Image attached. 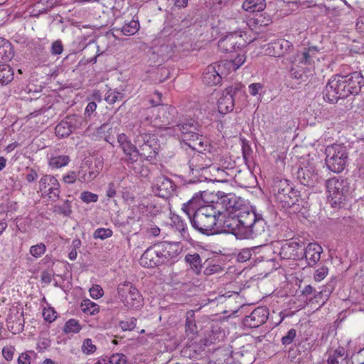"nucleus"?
Wrapping results in <instances>:
<instances>
[{
    "label": "nucleus",
    "mask_w": 364,
    "mask_h": 364,
    "mask_svg": "<svg viewBox=\"0 0 364 364\" xmlns=\"http://www.w3.org/2000/svg\"><path fill=\"white\" fill-rule=\"evenodd\" d=\"M246 58L245 54L240 51L237 56L231 60L230 63L233 66V70H236L245 62Z\"/></svg>",
    "instance_id": "nucleus-52"
},
{
    "label": "nucleus",
    "mask_w": 364,
    "mask_h": 364,
    "mask_svg": "<svg viewBox=\"0 0 364 364\" xmlns=\"http://www.w3.org/2000/svg\"><path fill=\"white\" fill-rule=\"evenodd\" d=\"M222 215V210L214 207V200L210 203L198 209L189 220L192 227L199 232L210 235L213 234L218 217Z\"/></svg>",
    "instance_id": "nucleus-2"
},
{
    "label": "nucleus",
    "mask_w": 364,
    "mask_h": 364,
    "mask_svg": "<svg viewBox=\"0 0 364 364\" xmlns=\"http://www.w3.org/2000/svg\"><path fill=\"white\" fill-rule=\"evenodd\" d=\"M211 146L208 141H205L203 147L196 145L197 151H195L188 161L189 168L193 173H199L213 164V154L210 152Z\"/></svg>",
    "instance_id": "nucleus-9"
},
{
    "label": "nucleus",
    "mask_w": 364,
    "mask_h": 364,
    "mask_svg": "<svg viewBox=\"0 0 364 364\" xmlns=\"http://www.w3.org/2000/svg\"><path fill=\"white\" fill-rule=\"evenodd\" d=\"M46 251V246L44 243L41 242L39 244L32 245L30 247L29 252L35 258H39L42 257Z\"/></svg>",
    "instance_id": "nucleus-43"
},
{
    "label": "nucleus",
    "mask_w": 364,
    "mask_h": 364,
    "mask_svg": "<svg viewBox=\"0 0 364 364\" xmlns=\"http://www.w3.org/2000/svg\"><path fill=\"white\" fill-rule=\"evenodd\" d=\"M26 170L28 171L26 179L28 183H32L38 178V173L36 171L32 168L26 167Z\"/></svg>",
    "instance_id": "nucleus-61"
},
{
    "label": "nucleus",
    "mask_w": 364,
    "mask_h": 364,
    "mask_svg": "<svg viewBox=\"0 0 364 364\" xmlns=\"http://www.w3.org/2000/svg\"><path fill=\"white\" fill-rule=\"evenodd\" d=\"M225 63H214L208 65L203 73V82L208 85H216L222 80V70Z\"/></svg>",
    "instance_id": "nucleus-18"
},
{
    "label": "nucleus",
    "mask_w": 364,
    "mask_h": 364,
    "mask_svg": "<svg viewBox=\"0 0 364 364\" xmlns=\"http://www.w3.org/2000/svg\"><path fill=\"white\" fill-rule=\"evenodd\" d=\"M173 227L180 232L183 239L188 240L191 239L188 232L187 224L178 215L172 218Z\"/></svg>",
    "instance_id": "nucleus-33"
},
{
    "label": "nucleus",
    "mask_w": 364,
    "mask_h": 364,
    "mask_svg": "<svg viewBox=\"0 0 364 364\" xmlns=\"http://www.w3.org/2000/svg\"><path fill=\"white\" fill-rule=\"evenodd\" d=\"M318 50L316 47H309L302 53H298L290 58L291 67L289 69L291 77L296 80H302L304 74L302 65H311L317 58Z\"/></svg>",
    "instance_id": "nucleus-7"
},
{
    "label": "nucleus",
    "mask_w": 364,
    "mask_h": 364,
    "mask_svg": "<svg viewBox=\"0 0 364 364\" xmlns=\"http://www.w3.org/2000/svg\"><path fill=\"white\" fill-rule=\"evenodd\" d=\"M14 79V70L6 64L0 65V85H6Z\"/></svg>",
    "instance_id": "nucleus-35"
},
{
    "label": "nucleus",
    "mask_w": 364,
    "mask_h": 364,
    "mask_svg": "<svg viewBox=\"0 0 364 364\" xmlns=\"http://www.w3.org/2000/svg\"><path fill=\"white\" fill-rule=\"evenodd\" d=\"M158 251L159 264H171L176 262L180 253V247L178 243L163 242L158 243Z\"/></svg>",
    "instance_id": "nucleus-13"
},
{
    "label": "nucleus",
    "mask_w": 364,
    "mask_h": 364,
    "mask_svg": "<svg viewBox=\"0 0 364 364\" xmlns=\"http://www.w3.org/2000/svg\"><path fill=\"white\" fill-rule=\"evenodd\" d=\"M185 261L188 264L190 269L196 274H199L202 270V259L198 253L187 254Z\"/></svg>",
    "instance_id": "nucleus-31"
},
{
    "label": "nucleus",
    "mask_w": 364,
    "mask_h": 364,
    "mask_svg": "<svg viewBox=\"0 0 364 364\" xmlns=\"http://www.w3.org/2000/svg\"><path fill=\"white\" fill-rule=\"evenodd\" d=\"M242 7L248 12H259L265 9L266 2L265 0H245Z\"/></svg>",
    "instance_id": "nucleus-32"
},
{
    "label": "nucleus",
    "mask_w": 364,
    "mask_h": 364,
    "mask_svg": "<svg viewBox=\"0 0 364 364\" xmlns=\"http://www.w3.org/2000/svg\"><path fill=\"white\" fill-rule=\"evenodd\" d=\"M139 28L140 25L138 18H134L131 21H125L121 27H116L114 29L116 31H120L124 36H129L135 34Z\"/></svg>",
    "instance_id": "nucleus-30"
},
{
    "label": "nucleus",
    "mask_w": 364,
    "mask_h": 364,
    "mask_svg": "<svg viewBox=\"0 0 364 364\" xmlns=\"http://www.w3.org/2000/svg\"><path fill=\"white\" fill-rule=\"evenodd\" d=\"M112 230L109 228H97L93 233L95 239L105 240L112 235Z\"/></svg>",
    "instance_id": "nucleus-45"
},
{
    "label": "nucleus",
    "mask_w": 364,
    "mask_h": 364,
    "mask_svg": "<svg viewBox=\"0 0 364 364\" xmlns=\"http://www.w3.org/2000/svg\"><path fill=\"white\" fill-rule=\"evenodd\" d=\"M157 254H159L158 251V244H155L147 248L142 254L139 259L140 264L144 267L149 268L159 266Z\"/></svg>",
    "instance_id": "nucleus-24"
},
{
    "label": "nucleus",
    "mask_w": 364,
    "mask_h": 364,
    "mask_svg": "<svg viewBox=\"0 0 364 364\" xmlns=\"http://www.w3.org/2000/svg\"><path fill=\"white\" fill-rule=\"evenodd\" d=\"M82 121L80 117L73 115L67 117L64 120L59 122L55 128V134L58 136L68 137L78 126L77 123Z\"/></svg>",
    "instance_id": "nucleus-20"
},
{
    "label": "nucleus",
    "mask_w": 364,
    "mask_h": 364,
    "mask_svg": "<svg viewBox=\"0 0 364 364\" xmlns=\"http://www.w3.org/2000/svg\"><path fill=\"white\" fill-rule=\"evenodd\" d=\"M272 191L275 198L284 208H294V211H300L303 206V200L299 193L295 190L285 179L274 181Z\"/></svg>",
    "instance_id": "nucleus-3"
},
{
    "label": "nucleus",
    "mask_w": 364,
    "mask_h": 364,
    "mask_svg": "<svg viewBox=\"0 0 364 364\" xmlns=\"http://www.w3.org/2000/svg\"><path fill=\"white\" fill-rule=\"evenodd\" d=\"M328 269L326 267L323 266L317 269L314 273V279L317 282L323 280L328 274Z\"/></svg>",
    "instance_id": "nucleus-55"
},
{
    "label": "nucleus",
    "mask_w": 364,
    "mask_h": 364,
    "mask_svg": "<svg viewBox=\"0 0 364 364\" xmlns=\"http://www.w3.org/2000/svg\"><path fill=\"white\" fill-rule=\"evenodd\" d=\"M326 364H349L350 358L344 347L330 348L326 353Z\"/></svg>",
    "instance_id": "nucleus-21"
},
{
    "label": "nucleus",
    "mask_w": 364,
    "mask_h": 364,
    "mask_svg": "<svg viewBox=\"0 0 364 364\" xmlns=\"http://www.w3.org/2000/svg\"><path fill=\"white\" fill-rule=\"evenodd\" d=\"M243 39L241 35L237 33H230L220 39L218 46L223 53H232L237 51L242 46Z\"/></svg>",
    "instance_id": "nucleus-17"
},
{
    "label": "nucleus",
    "mask_w": 364,
    "mask_h": 364,
    "mask_svg": "<svg viewBox=\"0 0 364 364\" xmlns=\"http://www.w3.org/2000/svg\"><path fill=\"white\" fill-rule=\"evenodd\" d=\"M326 164L329 170L334 173L342 172L348 157L346 147L341 144H333L326 148Z\"/></svg>",
    "instance_id": "nucleus-5"
},
{
    "label": "nucleus",
    "mask_w": 364,
    "mask_h": 364,
    "mask_svg": "<svg viewBox=\"0 0 364 364\" xmlns=\"http://www.w3.org/2000/svg\"><path fill=\"white\" fill-rule=\"evenodd\" d=\"M71 202L65 200L62 205H56L54 206V212L65 217H69L72 214Z\"/></svg>",
    "instance_id": "nucleus-40"
},
{
    "label": "nucleus",
    "mask_w": 364,
    "mask_h": 364,
    "mask_svg": "<svg viewBox=\"0 0 364 364\" xmlns=\"http://www.w3.org/2000/svg\"><path fill=\"white\" fill-rule=\"evenodd\" d=\"M304 247L297 242H289L282 245L279 255L283 259H300L303 258Z\"/></svg>",
    "instance_id": "nucleus-19"
},
{
    "label": "nucleus",
    "mask_w": 364,
    "mask_h": 364,
    "mask_svg": "<svg viewBox=\"0 0 364 364\" xmlns=\"http://www.w3.org/2000/svg\"><path fill=\"white\" fill-rule=\"evenodd\" d=\"M30 354H34V352L22 353L18 358V364H31V358Z\"/></svg>",
    "instance_id": "nucleus-60"
},
{
    "label": "nucleus",
    "mask_w": 364,
    "mask_h": 364,
    "mask_svg": "<svg viewBox=\"0 0 364 364\" xmlns=\"http://www.w3.org/2000/svg\"><path fill=\"white\" fill-rule=\"evenodd\" d=\"M111 364H127V357L122 353H115L109 357Z\"/></svg>",
    "instance_id": "nucleus-53"
},
{
    "label": "nucleus",
    "mask_w": 364,
    "mask_h": 364,
    "mask_svg": "<svg viewBox=\"0 0 364 364\" xmlns=\"http://www.w3.org/2000/svg\"><path fill=\"white\" fill-rule=\"evenodd\" d=\"M221 271H222V269L220 265L213 264H210V265L207 266L205 268L203 273L205 275L210 276L213 274L218 273Z\"/></svg>",
    "instance_id": "nucleus-57"
},
{
    "label": "nucleus",
    "mask_w": 364,
    "mask_h": 364,
    "mask_svg": "<svg viewBox=\"0 0 364 364\" xmlns=\"http://www.w3.org/2000/svg\"><path fill=\"white\" fill-rule=\"evenodd\" d=\"M148 123L149 119L146 117L144 122H136L132 125L131 132L134 136V141L137 139H139L140 137L147 139L154 136L151 134L150 133L151 131L146 127Z\"/></svg>",
    "instance_id": "nucleus-28"
},
{
    "label": "nucleus",
    "mask_w": 364,
    "mask_h": 364,
    "mask_svg": "<svg viewBox=\"0 0 364 364\" xmlns=\"http://www.w3.org/2000/svg\"><path fill=\"white\" fill-rule=\"evenodd\" d=\"M326 186L328 198L332 206L340 205L346 200L350 188L347 180L334 177L326 181Z\"/></svg>",
    "instance_id": "nucleus-8"
},
{
    "label": "nucleus",
    "mask_w": 364,
    "mask_h": 364,
    "mask_svg": "<svg viewBox=\"0 0 364 364\" xmlns=\"http://www.w3.org/2000/svg\"><path fill=\"white\" fill-rule=\"evenodd\" d=\"M129 168H132L136 174L146 177L149 174V169L142 164V161L139 158L132 163H127Z\"/></svg>",
    "instance_id": "nucleus-38"
},
{
    "label": "nucleus",
    "mask_w": 364,
    "mask_h": 364,
    "mask_svg": "<svg viewBox=\"0 0 364 364\" xmlns=\"http://www.w3.org/2000/svg\"><path fill=\"white\" fill-rule=\"evenodd\" d=\"M125 155L124 161L126 163H132L139 158V149H137L136 145L132 146V149L129 148L127 151L124 152Z\"/></svg>",
    "instance_id": "nucleus-42"
},
{
    "label": "nucleus",
    "mask_w": 364,
    "mask_h": 364,
    "mask_svg": "<svg viewBox=\"0 0 364 364\" xmlns=\"http://www.w3.org/2000/svg\"><path fill=\"white\" fill-rule=\"evenodd\" d=\"M135 144L139 149L140 157L149 161L153 162L159 153V144L156 136L150 138L135 140Z\"/></svg>",
    "instance_id": "nucleus-12"
},
{
    "label": "nucleus",
    "mask_w": 364,
    "mask_h": 364,
    "mask_svg": "<svg viewBox=\"0 0 364 364\" xmlns=\"http://www.w3.org/2000/svg\"><path fill=\"white\" fill-rule=\"evenodd\" d=\"M117 291L120 301L127 308L137 309L142 306V296L132 283L125 282L119 284Z\"/></svg>",
    "instance_id": "nucleus-10"
},
{
    "label": "nucleus",
    "mask_w": 364,
    "mask_h": 364,
    "mask_svg": "<svg viewBox=\"0 0 364 364\" xmlns=\"http://www.w3.org/2000/svg\"><path fill=\"white\" fill-rule=\"evenodd\" d=\"M43 316L46 321L51 323L56 319L57 313L52 307L44 308L43 311Z\"/></svg>",
    "instance_id": "nucleus-49"
},
{
    "label": "nucleus",
    "mask_w": 364,
    "mask_h": 364,
    "mask_svg": "<svg viewBox=\"0 0 364 364\" xmlns=\"http://www.w3.org/2000/svg\"><path fill=\"white\" fill-rule=\"evenodd\" d=\"M296 336V331L294 328H291L289 330L285 336H284L282 339L281 342L282 345L284 346H288L291 344Z\"/></svg>",
    "instance_id": "nucleus-50"
},
{
    "label": "nucleus",
    "mask_w": 364,
    "mask_h": 364,
    "mask_svg": "<svg viewBox=\"0 0 364 364\" xmlns=\"http://www.w3.org/2000/svg\"><path fill=\"white\" fill-rule=\"evenodd\" d=\"M60 186L58 179L52 175H44L39 181V190L42 197H47L52 201L59 199Z\"/></svg>",
    "instance_id": "nucleus-11"
},
{
    "label": "nucleus",
    "mask_w": 364,
    "mask_h": 364,
    "mask_svg": "<svg viewBox=\"0 0 364 364\" xmlns=\"http://www.w3.org/2000/svg\"><path fill=\"white\" fill-rule=\"evenodd\" d=\"M252 256V250L248 248L242 249L237 255V259L240 262L249 260Z\"/></svg>",
    "instance_id": "nucleus-54"
},
{
    "label": "nucleus",
    "mask_w": 364,
    "mask_h": 364,
    "mask_svg": "<svg viewBox=\"0 0 364 364\" xmlns=\"http://www.w3.org/2000/svg\"><path fill=\"white\" fill-rule=\"evenodd\" d=\"M90 294L92 298L97 299L102 296L103 290L99 285H94L90 289Z\"/></svg>",
    "instance_id": "nucleus-59"
},
{
    "label": "nucleus",
    "mask_w": 364,
    "mask_h": 364,
    "mask_svg": "<svg viewBox=\"0 0 364 364\" xmlns=\"http://www.w3.org/2000/svg\"><path fill=\"white\" fill-rule=\"evenodd\" d=\"M136 319L135 318H129L119 322V326L123 331H132L136 326Z\"/></svg>",
    "instance_id": "nucleus-48"
},
{
    "label": "nucleus",
    "mask_w": 364,
    "mask_h": 364,
    "mask_svg": "<svg viewBox=\"0 0 364 364\" xmlns=\"http://www.w3.org/2000/svg\"><path fill=\"white\" fill-rule=\"evenodd\" d=\"M117 141L123 152L127 151L129 148L132 149L134 145L129 137L125 134H120L117 136Z\"/></svg>",
    "instance_id": "nucleus-44"
},
{
    "label": "nucleus",
    "mask_w": 364,
    "mask_h": 364,
    "mask_svg": "<svg viewBox=\"0 0 364 364\" xmlns=\"http://www.w3.org/2000/svg\"><path fill=\"white\" fill-rule=\"evenodd\" d=\"M180 138L190 147L196 150V145L203 147L206 141L202 134L201 127L193 119H187L177 124Z\"/></svg>",
    "instance_id": "nucleus-4"
},
{
    "label": "nucleus",
    "mask_w": 364,
    "mask_h": 364,
    "mask_svg": "<svg viewBox=\"0 0 364 364\" xmlns=\"http://www.w3.org/2000/svg\"><path fill=\"white\" fill-rule=\"evenodd\" d=\"M293 49L291 42L285 39H278L268 45V54L274 57H281L289 53Z\"/></svg>",
    "instance_id": "nucleus-22"
},
{
    "label": "nucleus",
    "mask_w": 364,
    "mask_h": 364,
    "mask_svg": "<svg viewBox=\"0 0 364 364\" xmlns=\"http://www.w3.org/2000/svg\"><path fill=\"white\" fill-rule=\"evenodd\" d=\"M350 95H357L364 85V77L360 72H353L348 75H344Z\"/></svg>",
    "instance_id": "nucleus-25"
},
{
    "label": "nucleus",
    "mask_w": 364,
    "mask_h": 364,
    "mask_svg": "<svg viewBox=\"0 0 364 364\" xmlns=\"http://www.w3.org/2000/svg\"><path fill=\"white\" fill-rule=\"evenodd\" d=\"M298 177L301 183L311 187L315 186L319 180L318 174L311 168L309 167L299 171Z\"/></svg>",
    "instance_id": "nucleus-27"
},
{
    "label": "nucleus",
    "mask_w": 364,
    "mask_h": 364,
    "mask_svg": "<svg viewBox=\"0 0 364 364\" xmlns=\"http://www.w3.org/2000/svg\"><path fill=\"white\" fill-rule=\"evenodd\" d=\"M186 333L187 336H193L198 332L195 320V314L193 311H188L186 320Z\"/></svg>",
    "instance_id": "nucleus-36"
},
{
    "label": "nucleus",
    "mask_w": 364,
    "mask_h": 364,
    "mask_svg": "<svg viewBox=\"0 0 364 364\" xmlns=\"http://www.w3.org/2000/svg\"><path fill=\"white\" fill-rule=\"evenodd\" d=\"M268 316L269 310L267 307H257L249 316L244 318L243 325L250 328H258L267 321Z\"/></svg>",
    "instance_id": "nucleus-16"
},
{
    "label": "nucleus",
    "mask_w": 364,
    "mask_h": 364,
    "mask_svg": "<svg viewBox=\"0 0 364 364\" xmlns=\"http://www.w3.org/2000/svg\"><path fill=\"white\" fill-rule=\"evenodd\" d=\"M70 161V159L67 155H59L53 156L50 159L49 165L53 168H60L67 166Z\"/></svg>",
    "instance_id": "nucleus-37"
},
{
    "label": "nucleus",
    "mask_w": 364,
    "mask_h": 364,
    "mask_svg": "<svg viewBox=\"0 0 364 364\" xmlns=\"http://www.w3.org/2000/svg\"><path fill=\"white\" fill-rule=\"evenodd\" d=\"M80 199L85 203H95L98 200V196L90 191H83L80 194Z\"/></svg>",
    "instance_id": "nucleus-51"
},
{
    "label": "nucleus",
    "mask_w": 364,
    "mask_h": 364,
    "mask_svg": "<svg viewBox=\"0 0 364 364\" xmlns=\"http://www.w3.org/2000/svg\"><path fill=\"white\" fill-rule=\"evenodd\" d=\"M122 94L119 92L114 90H109L106 93L105 100L107 103L112 105L117 101L122 100Z\"/></svg>",
    "instance_id": "nucleus-46"
},
{
    "label": "nucleus",
    "mask_w": 364,
    "mask_h": 364,
    "mask_svg": "<svg viewBox=\"0 0 364 364\" xmlns=\"http://www.w3.org/2000/svg\"><path fill=\"white\" fill-rule=\"evenodd\" d=\"M97 108V104L95 102H90L87 105L85 110V117H90L93 112L96 110Z\"/></svg>",
    "instance_id": "nucleus-63"
},
{
    "label": "nucleus",
    "mask_w": 364,
    "mask_h": 364,
    "mask_svg": "<svg viewBox=\"0 0 364 364\" xmlns=\"http://www.w3.org/2000/svg\"><path fill=\"white\" fill-rule=\"evenodd\" d=\"M236 92V89L230 87L226 89L225 93H223L218 100V108L220 113L225 114L232 112L234 109L233 95Z\"/></svg>",
    "instance_id": "nucleus-23"
},
{
    "label": "nucleus",
    "mask_w": 364,
    "mask_h": 364,
    "mask_svg": "<svg viewBox=\"0 0 364 364\" xmlns=\"http://www.w3.org/2000/svg\"><path fill=\"white\" fill-rule=\"evenodd\" d=\"M81 330V326L77 320L69 319L63 327V331L65 333H77Z\"/></svg>",
    "instance_id": "nucleus-41"
},
{
    "label": "nucleus",
    "mask_w": 364,
    "mask_h": 364,
    "mask_svg": "<svg viewBox=\"0 0 364 364\" xmlns=\"http://www.w3.org/2000/svg\"><path fill=\"white\" fill-rule=\"evenodd\" d=\"M344 75H336L331 77L324 90V99L335 103L339 99L346 98L350 95Z\"/></svg>",
    "instance_id": "nucleus-6"
},
{
    "label": "nucleus",
    "mask_w": 364,
    "mask_h": 364,
    "mask_svg": "<svg viewBox=\"0 0 364 364\" xmlns=\"http://www.w3.org/2000/svg\"><path fill=\"white\" fill-rule=\"evenodd\" d=\"M77 180V175L75 171H69L66 175L63 176V181L65 183L72 184Z\"/></svg>",
    "instance_id": "nucleus-62"
},
{
    "label": "nucleus",
    "mask_w": 364,
    "mask_h": 364,
    "mask_svg": "<svg viewBox=\"0 0 364 364\" xmlns=\"http://www.w3.org/2000/svg\"><path fill=\"white\" fill-rule=\"evenodd\" d=\"M176 191V185L168 178L164 176L156 177L152 184L153 193L159 197L168 198Z\"/></svg>",
    "instance_id": "nucleus-14"
},
{
    "label": "nucleus",
    "mask_w": 364,
    "mask_h": 364,
    "mask_svg": "<svg viewBox=\"0 0 364 364\" xmlns=\"http://www.w3.org/2000/svg\"><path fill=\"white\" fill-rule=\"evenodd\" d=\"M214 200V207H218L223 212L227 211L230 220L225 223L232 232L237 238L254 239L264 237L266 232V222L261 215L257 214L252 207L243 204V200L236 196L235 193H225L218 191L211 193Z\"/></svg>",
    "instance_id": "nucleus-1"
},
{
    "label": "nucleus",
    "mask_w": 364,
    "mask_h": 364,
    "mask_svg": "<svg viewBox=\"0 0 364 364\" xmlns=\"http://www.w3.org/2000/svg\"><path fill=\"white\" fill-rule=\"evenodd\" d=\"M97 347L92 343V341L90 338H86L84 340L82 345V351L84 353L90 355L95 353Z\"/></svg>",
    "instance_id": "nucleus-47"
},
{
    "label": "nucleus",
    "mask_w": 364,
    "mask_h": 364,
    "mask_svg": "<svg viewBox=\"0 0 364 364\" xmlns=\"http://www.w3.org/2000/svg\"><path fill=\"white\" fill-rule=\"evenodd\" d=\"M102 168L103 163L101 161H95V165L90 167L87 173L79 176L78 180L82 183H89L97 177Z\"/></svg>",
    "instance_id": "nucleus-29"
},
{
    "label": "nucleus",
    "mask_w": 364,
    "mask_h": 364,
    "mask_svg": "<svg viewBox=\"0 0 364 364\" xmlns=\"http://www.w3.org/2000/svg\"><path fill=\"white\" fill-rule=\"evenodd\" d=\"M322 251L323 249L318 244L309 243L303 251V257H305L309 266H314L319 261Z\"/></svg>",
    "instance_id": "nucleus-26"
},
{
    "label": "nucleus",
    "mask_w": 364,
    "mask_h": 364,
    "mask_svg": "<svg viewBox=\"0 0 364 364\" xmlns=\"http://www.w3.org/2000/svg\"><path fill=\"white\" fill-rule=\"evenodd\" d=\"M210 196H211V193L207 191L196 193L189 200L183 204V211L189 218L195 214L198 209L210 203L208 202Z\"/></svg>",
    "instance_id": "nucleus-15"
},
{
    "label": "nucleus",
    "mask_w": 364,
    "mask_h": 364,
    "mask_svg": "<svg viewBox=\"0 0 364 364\" xmlns=\"http://www.w3.org/2000/svg\"><path fill=\"white\" fill-rule=\"evenodd\" d=\"M11 43L3 38H0V61L10 60L13 57Z\"/></svg>",
    "instance_id": "nucleus-34"
},
{
    "label": "nucleus",
    "mask_w": 364,
    "mask_h": 364,
    "mask_svg": "<svg viewBox=\"0 0 364 364\" xmlns=\"http://www.w3.org/2000/svg\"><path fill=\"white\" fill-rule=\"evenodd\" d=\"M82 311L89 315H95L99 312V306L90 299H85L81 304Z\"/></svg>",
    "instance_id": "nucleus-39"
},
{
    "label": "nucleus",
    "mask_w": 364,
    "mask_h": 364,
    "mask_svg": "<svg viewBox=\"0 0 364 364\" xmlns=\"http://www.w3.org/2000/svg\"><path fill=\"white\" fill-rule=\"evenodd\" d=\"M15 348L12 346H4L2 349V355L7 361H11L13 359Z\"/></svg>",
    "instance_id": "nucleus-56"
},
{
    "label": "nucleus",
    "mask_w": 364,
    "mask_h": 364,
    "mask_svg": "<svg viewBox=\"0 0 364 364\" xmlns=\"http://www.w3.org/2000/svg\"><path fill=\"white\" fill-rule=\"evenodd\" d=\"M63 50V46L60 41H55L52 43L50 53L53 55H60Z\"/></svg>",
    "instance_id": "nucleus-58"
},
{
    "label": "nucleus",
    "mask_w": 364,
    "mask_h": 364,
    "mask_svg": "<svg viewBox=\"0 0 364 364\" xmlns=\"http://www.w3.org/2000/svg\"><path fill=\"white\" fill-rule=\"evenodd\" d=\"M356 29L360 34L364 36V16H360L357 19Z\"/></svg>",
    "instance_id": "nucleus-64"
}]
</instances>
